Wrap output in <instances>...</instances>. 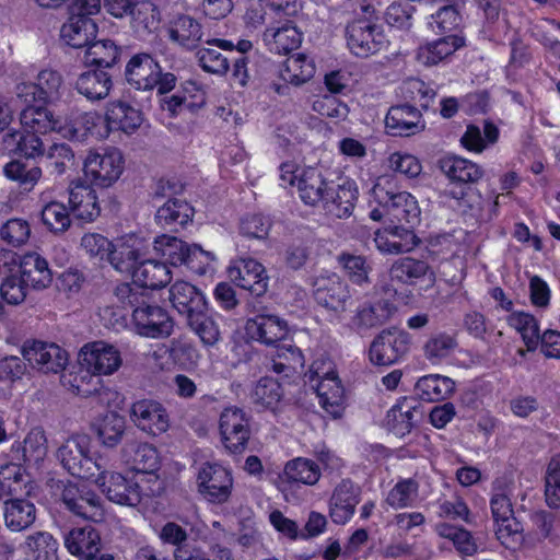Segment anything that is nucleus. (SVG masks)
I'll return each mask as SVG.
<instances>
[{"label": "nucleus", "mask_w": 560, "mask_h": 560, "mask_svg": "<svg viewBox=\"0 0 560 560\" xmlns=\"http://www.w3.org/2000/svg\"><path fill=\"white\" fill-rule=\"evenodd\" d=\"M118 301L132 308L131 323L136 332L147 338L168 337L174 323L166 310L150 303L149 292L129 283H120L115 288Z\"/></svg>", "instance_id": "1"}, {"label": "nucleus", "mask_w": 560, "mask_h": 560, "mask_svg": "<svg viewBox=\"0 0 560 560\" xmlns=\"http://www.w3.org/2000/svg\"><path fill=\"white\" fill-rule=\"evenodd\" d=\"M361 14L346 27L347 46L350 51L360 58H368L388 46V39L382 25L377 23L375 10L370 4L360 5Z\"/></svg>", "instance_id": "2"}, {"label": "nucleus", "mask_w": 560, "mask_h": 560, "mask_svg": "<svg viewBox=\"0 0 560 560\" xmlns=\"http://www.w3.org/2000/svg\"><path fill=\"white\" fill-rule=\"evenodd\" d=\"M56 457L65 470L81 479L94 480L104 468L102 458L92 453V441L86 434L68 438L58 447Z\"/></svg>", "instance_id": "3"}, {"label": "nucleus", "mask_w": 560, "mask_h": 560, "mask_svg": "<svg viewBox=\"0 0 560 560\" xmlns=\"http://www.w3.org/2000/svg\"><path fill=\"white\" fill-rule=\"evenodd\" d=\"M126 78L138 90H152L156 86L161 94L168 93L176 84V77L170 72L162 73L159 63L148 54H138L129 60Z\"/></svg>", "instance_id": "4"}, {"label": "nucleus", "mask_w": 560, "mask_h": 560, "mask_svg": "<svg viewBox=\"0 0 560 560\" xmlns=\"http://www.w3.org/2000/svg\"><path fill=\"white\" fill-rule=\"evenodd\" d=\"M153 248L171 265H187L190 269L200 273H203L206 268L214 260L212 253L203 250L198 245H188L184 241L166 234L154 240Z\"/></svg>", "instance_id": "5"}, {"label": "nucleus", "mask_w": 560, "mask_h": 560, "mask_svg": "<svg viewBox=\"0 0 560 560\" xmlns=\"http://www.w3.org/2000/svg\"><path fill=\"white\" fill-rule=\"evenodd\" d=\"M374 200L386 211L392 221L416 224L421 210L417 199L407 191H395L390 182H378L372 188Z\"/></svg>", "instance_id": "6"}, {"label": "nucleus", "mask_w": 560, "mask_h": 560, "mask_svg": "<svg viewBox=\"0 0 560 560\" xmlns=\"http://www.w3.org/2000/svg\"><path fill=\"white\" fill-rule=\"evenodd\" d=\"M125 159L116 148L102 152L90 151L83 163L84 175L92 184L109 187L118 180L124 172Z\"/></svg>", "instance_id": "7"}, {"label": "nucleus", "mask_w": 560, "mask_h": 560, "mask_svg": "<svg viewBox=\"0 0 560 560\" xmlns=\"http://www.w3.org/2000/svg\"><path fill=\"white\" fill-rule=\"evenodd\" d=\"M23 359L38 372L58 374L66 370L69 354L59 345L50 341L30 339L21 349Z\"/></svg>", "instance_id": "8"}, {"label": "nucleus", "mask_w": 560, "mask_h": 560, "mask_svg": "<svg viewBox=\"0 0 560 560\" xmlns=\"http://www.w3.org/2000/svg\"><path fill=\"white\" fill-rule=\"evenodd\" d=\"M409 334L396 328L382 330L372 341L369 358L372 364L388 366L400 361L409 351Z\"/></svg>", "instance_id": "9"}, {"label": "nucleus", "mask_w": 560, "mask_h": 560, "mask_svg": "<svg viewBox=\"0 0 560 560\" xmlns=\"http://www.w3.org/2000/svg\"><path fill=\"white\" fill-rule=\"evenodd\" d=\"M80 364L92 375L108 376L118 371L122 364V358L115 346L94 341L81 348Z\"/></svg>", "instance_id": "10"}, {"label": "nucleus", "mask_w": 560, "mask_h": 560, "mask_svg": "<svg viewBox=\"0 0 560 560\" xmlns=\"http://www.w3.org/2000/svg\"><path fill=\"white\" fill-rule=\"evenodd\" d=\"M512 483L504 479H497L492 487V497L490 508L492 516L498 524V538L504 542V539L518 533V524L513 517V506L511 502Z\"/></svg>", "instance_id": "11"}, {"label": "nucleus", "mask_w": 560, "mask_h": 560, "mask_svg": "<svg viewBox=\"0 0 560 560\" xmlns=\"http://www.w3.org/2000/svg\"><path fill=\"white\" fill-rule=\"evenodd\" d=\"M60 499L68 511L84 520L102 522L105 517L101 498L91 490L80 489L77 485L69 482L63 486Z\"/></svg>", "instance_id": "12"}, {"label": "nucleus", "mask_w": 560, "mask_h": 560, "mask_svg": "<svg viewBox=\"0 0 560 560\" xmlns=\"http://www.w3.org/2000/svg\"><path fill=\"white\" fill-rule=\"evenodd\" d=\"M199 492L213 503L229 500L233 488L231 472L219 464H205L198 474Z\"/></svg>", "instance_id": "13"}, {"label": "nucleus", "mask_w": 560, "mask_h": 560, "mask_svg": "<svg viewBox=\"0 0 560 560\" xmlns=\"http://www.w3.org/2000/svg\"><path fill=\"white\" fill-rule=\"evenodd\" d=\"M106 494L109 501L121 505H137L141 500V490L138 482L126 479L118 472H112L104 465L93 480Z\"/></svg>", "instance_id": "14"}, {"label": "nucleus", "mask_w": 560, "mask_h": 560, "mask_svg": "<svg viewBox=\"0 0 560 560\" xmlns=\"http://www.w3.org/2000/svg\"><path fill=\"white\" fill-rule=\"evenodd\" d=\"M220 433L228 450L241 453L250 436L249 420L245 412L236 407L225 408L220 416Z\"/></svg>", "instance_id": "15"}, {"label": "nucleus", "mask_w": 560, "mask_h": 560, "mask_svg": "<svg viewBox=\"0 0 560 560\" xmlns=\"http://www.w3.org/2000/svg\"><path fill=\"white\" fill-rule=\"evenodd\" d=\"M130 417L138 429L150 435H160L170 428V416L166 408L153 399H141L133 402Z\"/></svg>", "instance_id": "16"}, {"label": "nucleus", "mask_w": 560, "mask_h": 560, "mask_svg": "<svg viewBox=\"0 0 560 560\" xmlns=\"http://www.w3.org/2000/svg\"><path fill=\"white\" fill-rule=\"evenodd\" d=\"M313 288V294L318 304L335 312L346 311L350 291L349 285L339 275H322L314 280Z\"/></svg>", "instance_id": "17"}, {"label": "nucleus", "mask_w": 560, "mask_h": 560, "mask_svg": "<svg viewBox=\"0 0 560 560\" xmlns=\"http://www.w3.org/2000/svg\"><path fill=\"white\" fill-rule=\"evenodd\" d=\"M145 256V244L136 235H126L112 243L107 261L117 271L131 273Z\"/></svg>", "instance_id": "18"}, {"label": "nucleus", "mask_w": 560, "mask_h": 560, "mask_svg": "<svg viewBox=\"0 0 560 560\" xmlns=\"http://www.w3.org/2000/svg\"><path fill=\"white\" fill-rule=\"evenodd\" d=\"M229 278L237 287L260 296L267 291L268 277L264 266L252 258H241L229 267Z\"/></svg>", "instance_id": "19"}, {"label": "nucleus", "mask_w": 560, "mask_h": 560, "mask_svg": "<svg viewBox=\"0 0 560 560\" xmlns=\"http://www.w3.org/2000/svg\"><path fill=\"white\" fill-rule=\"evenodd\" d=\"M247 336L265 346H275L288 335V324L277 315L259 314L247 319Z\"/></svg>", "instance_id": "20"}, {"label": "nucleus", "mask_w": 560, "mask_h": 560, "mask_svg": "<svg viewBox=\"0 0 560 560\" xmlns=\"http://www.w3.org/2000/svg\"><path fill=\"white\" fill-rule=\"evenodd\" d=\"M358 200V188L353 182L346 180L340 185L330 184L322 207L330 217L343 219L352 214Z\"/></svg>", "instance_id": "21"}, {"label": "nucleus", "mask_w": 560, "mask_h": 560, "mask_svg": "<svg viewBox=\"0 0 560 560\" xmlns=\"http://www.w3.org/2000/svg\"><path fill=\"white\" fill-rule=\"evenodd\" d=\"M360 502V488L345 479L334 489L329 500V515L334 523L346 524Z\"/></svg>", "instance_id": "22"}, {"label": "nucleus", "mask_w": 560, "mask_h": 560, "mask_svg": "<svg viewBox=\"0 0 560 560\" xmlns=\"http://www.w3.org/2000/svg\"><path fill=\"white\" fill-rule=\"evenodd\" d=\"M423 128L421 113L411 105L392 106L385 117L386 132L394 137H409Z\"/></svg>", "instance_id": "23"}, {"label": "nucleus", "mask_w": 560, "mask_h": 560, "mask_svg": "<svg viewBox=\"0 0 560 560\" xmlns=\"http://www.w3.org/2000/svg\"><path fill=\"white\" fill-rule=\"evenodd\" d=\"M69 205L74 215L85 222L95 221L101 214L96 191L88 184L73 183L69 189Z\"/></svg>", "instance_id": "24"}, {"label": "nucleus", "mask_w": 560, "mask_h": 560, "mask_svg": "<svg viewBox=\"0 0 560 560\" xmlns=\"http://www.w3.org/2000/svg\"><path fill=\"white\" fill-rule=\"evenodd\" d=\"M132 287L147 289H160L172 280V272L166 264L155 259H142L132 271Z\"/></svg>", "instance_id": "25"}, {"label": "nucleus", "mask_w": 560, "mask_h": 560, "mask_svg": "<svg viewBox=\"0 0 560 560\" xmlns=\"http://www.w3.org/2000/svg\"><path fill=\"white\" fill-rule=\"evenodd\" d=\"M19 275L35 290L46 289L52 282V272L47 260L37 253H26L21 257Z\"/></svg>", "instance_id": "26"}, {"label": "nucleus", "mask_w": 560, "mask_h": 560, "mask_svg": "<svg viewBox=\"0 0 560 560\" xmlns=\"http://www.w3.org/2000/svg\"><path fill=\"white\" fill-rule=\"evenodd\" d=\"M65 545L71 555L90 560L101 550V537L98 532L90 525L77 527L67 534Z\"/></svg>", "instance_id": "27"}, {"label": "nucleus", "mask_w": 560, "mask_h": 560, "mask_svg": "<svg viewBox=\"0 0 560 560\" xmlns=\"http://www.w3.org/2000/svg\"><path fill=\"white\" fill-rule=\"evenodd\" d=\"M170 39L186 49L196 48L203 37L201 23L189 14H178L168 24Z\"/></svg>", "instance_id": "28"}, {"label": "nucleus", "mask_w": 560, "mask_h": 560, "mask_svg": "<svg viewBox=\"0 0 560 560\" xmlns=\"http://www.w3.org/2000/svg\"><path fill=\"white\" fill-rule=\"evenodd\" d=\"M105 121L106 135L110 130H121L131 133L142 124V114L137 108L122 101H114L107 105Z\"/></svg>", "instance_id": "29"}, {"label": "nucleus", "mask_w": 560, "mask_h": 560, "mask_svg": "<svg viewBox=\"0 0 560 560\" xmlns=\"http://www.w3.org/2000/svg\"><path fill=\"white\" fill-rule=\"evenodd\" d=\"M170 301L186 318L198 310H208L203 293L186 281H177L171 287Z\"/></svg>", "instance_id": "30"}, {"label": "nucleus", "mask_w": 560, "mask_h": 560, "mask_svg": "<svg viewBox=\"0 0 560 560\" xmlns=\"http://www.w3.org/2000/svg\"><path fill=\"white\" fill-rule=\"evenodd\" d=\"M439 166L453 183L475 184L483 176V170L478 164L460 156H444L439 161Z\"/></svg>", "instance_id": "31"}, {"label": "nucleus", "mask_w": 560, "mask_h": 560, "mask_svg": "<svg viewBox=\"0 0 560 560\" xmlns=\"http://www.w3.org/2000/svg\"><path fill=\"white\" fill-rule=\"evenodd\" d=\"M464 44V38L457 35L439 38L420 46L417 50V60L425 67L435 66L452 56Z\"/></svg>", "instance_id": "32"}, {"label": "nucleus", "mask_w": 560, "mask_h": 560, "mask_svg": "<svg viewBox=\"0 0 560 560\" xmlns=\"http://www.w3.org/2000/svg\"><path fill=\"white\" fill-rule=\"evenodd\" d=\"M97 25L93 19L70 15L60 28L61 39L70 47L82 48L95 39Z\"/></svg>", "instance_id": "33"}, {"label": "nucleus", "mask_w": 560, "mask_h": 560, "mask_svg": "<svg viewBox=\"0 0 560 560\" xmlns=\"http://www.w3.org/2000/svg\"><path fill=\"white\" fill-rule=\"evenodd\" d=\"M121 453L125 463L135 471L151 474L159 467L158 451L151 444L128 442Z\"/></svg>", "instance_id": "34"}, {"label": "nucleus", "mask_w": 560, "mask_h": 560, "mask_svg": "<svg viewBox=\"0 0 560 560\" xmlns=\"http://www.w3.org/2000/svg\"><path fill=\"white\" fill-rule=\"evenodd\" d=\"M264 40L270 51L285 55L301 45L302 35L292 22L285 21L279 26L267 27Z\"/></svg>", "instance_id": "35"}, {"label": "nucleus", "mask_w": 560, "mask_h": 560, "mask_svg": "<svg viewBox=\"0 0 560 560\" xmlns=\"http://www.w3.org/2000/svg\"><path fill=\"white\" fill-rule=\"evenodd\" d=\"M320 173L315 167L301 168L298 177V191L301 200L308 206L322 203L329 187Z\"/></svg>", "instance_id": "36"}, {"label": "nucleus", "mask_w": 560, "mask_h": 560, "mask_svg": "<svg viewBox=\"0 0 560 560\" xmlns=\"http://www.w3.org/2000/svg\"><path fill=\"white\" fill-rule=\"evenodd\" d=\"M3 518L10 530L22 532L35 522L36 508L33 502L25 499H9L3 503Z\"/></svg>", "instance_id": "37"}, {"label": "nucleus", "mask_w": 560, "mask_h": 560, "mask_svg": "<svg viewBox=\"0 0 560 560\" xmlns=\"http://www.w3.org/2000/svg\"><path fill=\"white\" fill-rule=\"evenodd\" d=\"M394 312V306L386 301L363 304L352 316L351 325L358 331L375 328L387 323Z\"/></svg>", "instance_id": "38"}, {"label": "nucleus", "mask_w": 560, "mask_h": 560, "mask_svg": "<svg viewBox=\"0 0 560 560\" xmlns=\"http://www.w3.org/2000/svg\"><path fill=\"white\" fill-rule=\"evenodd\" d=\"M320 406L332 417L342 412L343 388L334 371L327 372L316 386Z\"/></svg>", "instance_id": "39"}, {"label": "nucleus", "mask_w": 560, "mask_h": 560, "mask_svg": "<svg viewBox=\"0 0 560 560\" xmlns=\"http://www.w3.org/2000/svg\"><path fill=\"white\" fill-rule=\"evenodd\" d=\"M113 86L110 75L103 70H89L79 75L77 91L90 101H101L108 96Z\"/></svg>", "instance_id": "40"}, {"label": "nucleus", "mask_w": 560, "mask_h": 560, "mask_svg": "<svg viewBox=\"0 0 560 560\" xmlns=\"http://www.w3.org/2000/svg\"><path fill=\"white\" fill-rule=\"evenodd\" d=\"M429 276L433 278L430 266L412 257H404L394 261L389 269V277L393 281L404 284H415L418 280Z\"/></svg>", "instance_id": "41"}, {"label": "nucleus", "mask_w": 560, "mask_h": 560, "mask_svg": "<svg viewBox=\"0 0 560 560\" xmlns=\"http://www.w3.org/2000/svg\"><path fill=\"white\" fill-rule=\"evenodd\" d=\"M20 121L24 132L46 135L58 127L54 114L43 106H28L20 114Z\"/></svg>", "instance_id": "42"}, {"label": "nucleus", "mask_w": 560, "mask_h": 560, "mask_svg": "<svg viewBox=\"0 0 560 560\" xmlns=\"http://www.w3.org/2000/svg\"><path fill=\"white\" fill-rule=\"evenodd\" d=\"M455 388L453 380L439 374L421 377L416 384L418 396L425 401H439L452 395Z\"/></svg>", "instance_id": "43"}, {"label": "nucleus", "mask_w": 560, "mask_h": 560, "mask_svg": "<svg viewBox=\"0 0 560 560\" xmlns=\"http://www.w3.org/2000/svg\"><path fill=\"white\" fill-rule=\"evenodd\" d=\"M186 323L207 347L217 345L221 338L219 324L208 314V310L196 311L186 318Z\"/></svg>", "instance_id": "44"}, {"label": "nucleus", "mask_w": 560, "mask_h": 560, "mask_svg": "<svg viewBox=\"0 0 560 560\" xmlns=\"http://www.w3.org/2000/svg\"><path fill=\"white\" fill-rule=\"evenodd\" d=\"M3 141L8 149L15 150L26 159H37L45 154L44 142L37 133L14 131L7 133Z\"/></svg>", "instance_id": "45"}, {"label": "nucleus", "mask_w": 560, "mask_h": 560, "mask_svg": "<svg viewBox=\"0 0 560 560\" xmlns=\"http://www.w3.org/2000/svg\"><path fill=\"white\" fill-rule=\"evenodd\" d=\"M283 475L290 482L313 486L320 478V468L312 459L296 457L285 464Z\"/></svg>", "instance_id": "46"}, {"label": "nucleus", "mask_w": 560, "mask_h": 560, "mask_svg": "<svg viewBox=\"0 0 560 560\" xmlns=\"http://www.w3.org/2000/svg\"><path fill=\"white\" fill-rule=\"evenodd\" d=\"M315 72L313 62L304 55L290 56L280 70V77L284 82L293 85H301L307 82Z\"/></svg>", "instance_id": "47"}, {"label": "nucleus", "mask_w": 560, "mask_h": 560, "mask_svg": "<svg viewBox=\"0 0 560 560\" xmlns=\"http://www.w3.org/2000/svg\"><path fill=\"white\" fill-rule=\"evenodd\" d=\"M283 395L280 383L269 376L257 381L250 392L252 402L259 409H272Z\"/></svg>", "instance_id": "48"}, {"label": "nucleus", "mask_w": 560, "mask_h": 560, "mask_svg": "<svg viewBox=\"0 0 560 560\" xmlns=\"http://www.w3.org/2000/svg\"><path fill=\"white\" fill-rule=\"evenodd\" d=\"M483 135L482 137L481 129L478 126L468 125L460 138V143L468 151L481 153L487 144H494L498 141L499 129L494 124L485 121Z\"/></svg>", "instance_id": "49"}, {"label": "nucleus", "mask_w": 560, "mask_h": 560, "mask_svg": "<svg viewBox=\"0 0 560 560\" xmlns=\"http://www.w3.org/2000/svg\"><path fill=\"white\" fill-rule=\"evenodd\" d=\"M337 261L353 284L360 287L371 284L370 273L372 271V267L364 256L341 253L337 257Z\"/></svg>", "instance_id": "50"}, {"label": "nucleus", "mask_w": 560, "mask_h": 560, "mask_svg": "<svg viewBox=\"0 0 560 560\" xmlns=\"http://www.w3.org/2000/svg\"><path fill=\"white\" fill-rule=\"evenodd\" d=\"M101 122L102 117L96 112L81 113L66 126V133L75 141H84L89 136L102 138L107 135L96 130Z\"/></svg>", "instance_id": "51"}, {"label": "nucleus", "mask_w": 560, "mask_h": 560, "mask_svg": "<svg viewBox=\"0 0 560 560\" xmlns=\"http://www.w3.org/2000/svg\"><path fill=\"white\" fill-rule=\"evenodd\" d=\"M506 320L522 336L527 350L534 351L540 339L539 325L536 318L525 312H513Z\"/></svg>", "instance_id": "52"}, {"label": "nucleus", "mask_w": 560, "mask_h": 560, "mask_svg": "<svg viewBox=\"0 0 560 560\" xmlns=\"http://www.w3.org/2000/svg\"><path fill=\"white\" fill-rule=\"evenodd\" d=\"M18 450L22 451L26 463L38 464L44 460L48 452L46 433L43 428L35 427L28 431Z\"/></svg>", "instance_id": "53"}, {"label": "nucleus", "mask_w": 560, "mask_h": 560, "mask_svg": "<svg viewBox=\"0 0 560 560\" xmlns=\"http://www.w3.org/2000/svg\"><path fill=\"white\" fill-rule=\"evenodd\" d=\"M435 532L440 537L451 540L462 556H472L477 552V544L467 529L448 523H439Z\"/></svg>", "instance_id": "54"}, {"label": "nucleus", "mask_w": 560, "mask_h": 560, "mask_svg": "<svg viewBox=\"0 0 560 560\" xmlns=\"http://www.w3.org/2000/svg\"><path fill=\"white\" fill-rule=\"evenodd\" d=\"M413 401L404 398L393 406L387 412V423L394 434L405 436L413 425Z\"/></svg>", "instance_id": "55"}, {"label": "nucleus", "mask_w": 560, "mask_h": 560, "mask_svg": "<svg viewBox=\"0 0 560 560\" xmlns=\"http://www.w3.org/2000/svg\"><path fill=\"white\" fill-rule=\"evenodd\" d=\"M126 431V419L124 416L110 411L100 421L97 435L103 445L114 447L120 443Z\"/></svg>", "instance_id": "56"}, {"label": "nucleus", "mask_w": 560, "mask_h": 560, "mask_svg": "<svg viewBox=\"0 0 560 560\" xmlns=\"http://www.w3.org/2000/svg\"><path fill=\"white\" fill-rule=\"evenodd\" d=\"M118 55V47L113 40H92L86 47L85 63L108 68L116 62Z\"/></svg>", "instance_id": "57"}, {"label": "nucleus", "mask_w": 560, "mask_h": 560, "mask_svg": "<svg viewBox=\"0 0 560 560\" xmlns=\"http://www.w3.org/2000/svg\"><path fill=\"white\" fill-rule=\"evenodd\" d=\"M24 548L33 560H51L57 552L58 544L49 533L37 532L25 538Z\"/></svg>", "instance_id": "58"}, {"label": "nucleus", "mask_w": 560, "mask_h": 560, "mask_svg": "<svg viewBox=\"0 0 560 560\" xmlns=\"http://www.w3.org/2000/svg\"><path fill=\"white\" fill-rule=\"evenodd\" d=\"M192 215L191 207L184 200L171 199L166 201L156 212V221L168 226L173 224L184 225L190 221Z\"/></svg>", "instance_id": "59"}, {"label": "nucleus", "mask_w": 560, "mask_h": 560, "mask_svg": "<svg viewBox=\"0 0 560 560\" xmlns=\"http://www.w3.org/2000/svg\"><path fill=\"white\" fill-rule=\"evenodd\" d=\"M4 175L16 182L25 190H32L40 179L43 172L39 166L28 167L20 160H13L5 164L3 168Z\"/></svg>", "instance_id": "60"}, {"label": "nucleus", "mask_w": 560, "mask_h": 560, "mask_svg": "<svg viewBox=\"0 0 560 560\" xmlns=\"http://www.w3.org/2000/svg\"><path fill=\"white\" fill-rule=\"evenodd\" d=\"M402 240H393L386 230L376 231L374 243L376 248L383 254L398 255L412 250L419 243L415 234H405Z\"/></svg>", "instance_id": "61"}, {"label": "nucleus", "mask_w": 560, "mask_h": 560, "mask_svg": "<svg viewBox=\"0 0 560 560\" xmlns=\"http://www.w3.org/2000/svg\"><path fill=\"white\" fill-rule=\"evenodd\" d=\"M419 485L412 478L397 482L388 492L386 502L394 509L411 506L418 498Z\"/></svg>", "instance_id": "62"}, {"label": "nucleus", "mask_w": 560, "mask_h": 560, "mask_svg": "<svg viewBox=\"0 0 560 560\" xmlns=\"http://www.w3.org/2000/svg\"><path fill=\"white\" fill-rule=\"evenodd\" d=\"M460 22L462 15L458 9L452 3H446L431 14L429 25L436 33H447L457 30Z\"/></svg>", "instance_id": "63"}, {"label": "nucleus", "mask_w": 560, "mask_h": 560, "mask_svg": "<svg viewBox=\"0 0 560 560\" xmlns=\"http://www.w3.org/2000/svg\"><path fill=\"white\" fill-rule=\"evenodd\" d=\"M545 497L549 508H560V454L555 455L548 464L545 476Z\"/></svg>", "instance_id": "64"}]
</instances>
